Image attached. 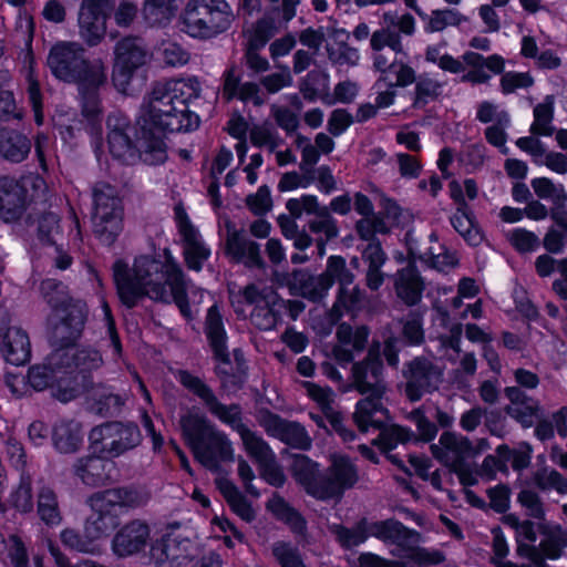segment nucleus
Listing matches in <instances>:
<instances>
[{"mask_svg": "<svg viewBox=\"0 0 567 567\" xmlns=\"http://www.w3.org/2000/svg\"><path fill=\"white\" fill-rule=\"evenodd\" d=\"M93 231L100 241L112 246L124 228V206L116 187L97 182L92 189Z\"/></svg>", "mask_w": 567, "mask_h": 567, "instance_id": "nucleus-7", "label": "nucleus"}, {"mask_svg": "<svg viewBox=\"0 0 567 567\" xmlns=\"http://www.w3.org/2000/svg\"><path fill=\"white\" fill-rule=\"evenodd\" d=\"M331 37L338 39L340 35H344V41H338V48L327 47L328 59L336 65H350L354 66L359 62V52L355 48L348 44L347 40L350 34L343 29H332Z\"/></svg>", "mask_w": 567, "mask_h": 567, "instance_id": "nucleus-40", "label": "nucleus"}, {"mask_svg": "<svg viewBox=\"0 0 567 567\" xmlns=\"http://www.w3.org/2000/svg\"><path fill=\"white\" fill-rule=\"evenodd\" d=\"M59 374H65L64 369L53 365L49 355L45 363L29 369L28 381L35 391H43L53 388Z\"/></svg>", "mask_w": 567, "mask_h": 567, "instance_id": "nucleus-41", "label": "nucleus"}, {"mask_svg": "<svg viewBox=\"0 0 567 567\" xmlns=\"http://www.w3.org/2000/svg\"><path fill=\"white\" fill-rule=\"evenodd\" d=\"M194 550L195 545L190 539L166 534L152 543L150 554L156 564L169 561L172 567H179L193 559Z\"/></svg>", "mask_w": 567, "mask_h": 567, "instance_id": "nucleus-21", "label": "nucleus"}, {"mask_svg": "<svg viewBox=\"0 0 567 567\" xmlns=\"http://www.w3.org/2000/svg\"><path fill=\"white\" fill-rule=\"evenodd\" d=\"M240 437L245 449L258 462V464H261L275 456V453L268 443L248 427L240 434Z\"/></svg>", "mask_w": 567, "mask_h": 567, "instance_id": "nucleus-51", "label": "nucleus"}, {"mask_svg": "<svg viewBox=\"0 0 567 567\" xmlns=\"http://www.w3.org/2000/svg\"><path fill=\"white\" fill-rule=\"evenodd\" d=\"M323 274L330 280L331 288L334 282L340 288L342 286H350L354 281V274L347 267L346 259L341 256H330L327 259Z\"/></svg>", "mask_w": 567, "mask_h": 567, "instance_id": "nucleus-49", "label": "nucleus"}, {"mask_svg": "<svg viewBox=\"0 0 567 567\" xmlns=\"http://www.w3.org/2000/svg\"><path fill=\"white\" fill-rule=\"evenodd\" d=\"M151 544V526L140 518L125 523L113 537L112 549L117 557L137 555Z\"/></svg>", "mask_w": 567, "mask_h": 567, "instance_id": "nucleus-18", "label": "nucleus"}, {"mask_svg": "<svg viewBox=\"0 0 567 567\" xmlns=\"http://www.w3.org/2000/svg\"><path fill=\"white\" fill-rule=\"evenodd\" d=\"M332 533L337 540L346 548H351L363 543L368 536H371V523L362 518L354 527L347 528L341 525H334Z\"/></svg>", "mask_w": 567, "mask_h": 567, "instance_id": "nucleus-44", "label": "nucleus"}, {"mask_svg": "<svg viewBox=\"0 0 567 567\" xmlns=\"http://www.w3.org/2000/svg\"><path fill=\"white\" fill-rule=\"evenodd\" d=\"M532 481L542 491L556 489L559 494L567 493V478L556 470L538 468L533 473Z\"/></svg>", "mask_w": 567, "mask_h": 567, "instance_id": "nucleus-50", "label": "nucleus"}, {"mask_svg": "<svg viewBox=\"0 0 567 567\" xmlns=\"http://www.w3.org/2000/svg\"><path fill=\"white\" fill-rule=\"evenodd\" d=\"M196 79H171L156 82L144 97L136 120L138 150L148 165L165 162L167 133L192 131L199 125V117L188 110V102L199 96Z\"/></svg>", "mask_w": 567, "mask_h": 567, "instance_id": "nucleus-1", "label": "nucleus"}, {"mask_svg": "<svg viewBox=\"0 0 567 567\" xmlns=\"http://www.w3.org/2000/svg\"><path fill=\"white\" fill-rule=\"evenodd\" d=\"M292 477L305 487L306 492L315 496L320 488L321 474L318 464L303 454L293 455L290 466Z\"/></svg>", "mask_w": 567, "mask_h": 567, "instance_id": "nucleus-34", "label": "nucleus"}, {"mask_svg": "<svg viewBox=\"0 0 567 567\" xmlns=\"http://www.w3.org/2000/svg\"><path fill=\"white\" fill-rule=\"evenodd\" d=\"M40 291L45 302L52 310L69 306V303H76L81 300L73 299L64 291V286L61 281L55 279H45L41 282Z\"/></svg>", "mask_w": 567, "mask_h": 567, "instance_id": "nucleus-47", "label": "nucleus"}, {"mask_svg": "<svg viewBox=\"0 0 567 567\" xmlns=\"http://www.w3.org/2000/svg\"><path fill=\"white\" fill-rule=\"evenodd\" d=\"M357 465L344 455H332L330 465L321 474V485L315 492L319 499L341 498L347 489L359 482Z\"/></svg>", "mask_w": 567, "mask_h": 567, "instance_id": "nucleus-14", "label": "nucleus"}, {"mask_svg": "<svg viewBox=\"0 0 567 567\" xmlns=\"http://www.w3.org/2000/svg\"><path fill=\"white\" fill-rule=\"evenodd\" d=\"M184 260L188 269L199 271L208 259L210 251L198 239L197 231L184 238Z\"/></svg>", "mask_w": 567, "mask_h": 567, "instance_id": "nucleus-42", "label": "nucleus"}, {"mask_svg": "<svg viewBox=\"0 0 567 567\" xmlns=\"http://www.w3.org/2000/svg\"><path fill=\"white\" fill-rule=\"evenodd\" d=\"M454 229L472 246H478L483 240V234L475 223V218L468 208L457 207L451 217Z\"/></svg>", "mask_w": 567, "mask_h": 567, "instance_id": "nucleus-39", "label": "nucleus"}, {"mask_svg": "<svg viewBox=\"0 0 567 567\" xmlns=\"http://www.w3.org/2000/svg\"><path fill=\"white\" fill-rule=\"evenodd\" d=\"M413 433L399 425H392L383 430L379 437L373 441L383 452H390L398 443H405L411 440Z\"/></svg>", "mask_w": 567, "mask_h": 567, "instance_id": "nucleus-54", "label": "nucleus"}, {"mask_svg": "<svg viewBox=\"0 0 567 567\" xmlns=\"http://www.w3.org/2000/svg\"><path fill=\"white\" fill-rule=\"evenodd\" d=\"M31 143L28 137L14 130H0V154L8 161L19 163L29 154Z\"/></svg>", "mask_w": 567, "mask_h": 567, "instance_id": "nucleus-36", "label": "nucleus"}, {"mask_svg": "<svg viewBox=\"0 0 567 567\" xmlns=\"http://www.w3.org/2000/svg\"><path fill=\"white\" fill-rule=\"evenodd\" d=\"M261 424L268 434L293 449L308 451L312 445V440L305 426L298 422L288 421L278 414L267 411Z\"/></svg>", "mask_w": 567, "mask_h": 567, "instance_id": "nucleus-19", "label": "nucleus"}, {"mask_svg": "<svg viewBox=\"0 0 567 567\" xmlns=\"http://www.w3.org/2000/svg\"><path fill=\"white\" fill-rule=\"evenodd\" d=\"M54 447L64 454L79 451L83 442L82 425L73 420L61 421L52 430Z\"/></svg>", "mask_w": 567, "mask_h": 567, "instance_id": "nucleus-33", "label": "nucleus"}, {"mask_svg": "<svg viewBox=\"0 0 567 567\" xmlns=\"http://www.w3.org/2000/svg\"><path fill=\"white\" fill-rule=\"evenodd\" d=\"M114 0H82L79 12L80 35L87 45H97L106 32V19Z\"/></svg>", "mask_w": 567, "mask_h": 567, "instance_id": "nucleus-17", "label": "nucleus"}, {"mask_svg": "<svg viewBox=\"0 0 567 567\" xmlns=\"http://www.w3.org/2000/svg\"><path fill=\"white\" fill-rule=\"evenodd\" d=\"M383 371L381 342L373 340L367 355L352 364L350 377V388L365 395L357 403L353 414V420L362 433L367 432L369 426L382 427L383 421L374 419L377 413L388 416V410L381 401L386 391Z\"/></svg>", "mask_w": 567, "mask_h": 567, "instance_id": "nucleus-3", "label": "nucleus"}, {"mask_svg": "<svg viewBox=\"0 0 567 567\" xmlns=\"http://www.w3.org/2000/svg\"><path fill=\"white\" fill-rule=\"evenodd\" d=\"M174 2L175 0H144L143 13L154 22L168 21L177 10Z\"/></svg>", "mask_w": 567, "mask_h": 567, "instance_id": "nucleus-53", "label": "nucleus"}, {"mask_svg": "<svg viewBox=\"0 0 567 567\" xmlns=\"http://www.w3.org/2000/svg\"><path fill=\"white\" fill-rule=\"evenodd\" d=\"M28 207L25 185L11 176H0V219L4 223L19 220Z\"/></svg>", "mask_w": 567, "mask_h": 567, "instance_id": "nucleus-20", "label": "nucleus"}, {"mask_svg": "<svg viewBox=\"0 0 567 567\" xmlns=\"http://www.w3.org/2000/svg\"><path fill=\"white\" fill-rule=\"evenodd\" d=\"M1 352L4 360L13 365L25 364L31 357L29 336L24 330L13 329L3 337Z\"/></svg>", "mask_w": 567, "mask_h": 567, "instance_id": "nucleus-32", "label": "nucleus"}, {"mask_svg": "<svg viewBox=\"0 0 567 567\" xmlns=\"http://www.w3.org/2000/svg\"><path fill=\"white\" fill-rule=\"evenodd\" d=\"M287 23L282 21L280 13L274 11L271 6V9L256 22L254 32L247 43L254 48H264L280 28Z\"/></svg>", "mask_w": 567, "mask_h": 567, "instance_id": "nucleus-37", "label": "nucleus"}, {"mask_svg": "<svg viewBox=\"0 0 567 567\" xmlns=\"http://www.w3.org/2000/svg\"><path fill=\"white\" fill-rule=\"evenodd\" d=\"M47 64L52 74L64 82L102 86L106 82L102 60L89 61L78 42H59L49 52Z\"/></svg>", "mask_w": 567, "mask_h": 567, "instance_id": "nucleus-5", "label": "nucleus"}, {"mask_svg": "<svg viewBox=\"0 0 567 567\" xmlns=\"http://www.w3.org/2000/svg\"><path fill=\"white\" fill-rule=\"evenodd\" d=\"M288 288L292 296H298L313 303H321L328 296L330 280L324 274L313 275L307 269H295L288 281Z\"/></svg>", "mask_w": 567, "mask_h": 567, "instance_id": "nucleus-24", "label": "nucleus"}, {"mask_svg": "<svg viewBox=\"0 0 567 567\" xmlns=\"http://www.w3.org/2000/svg\"><path fill=\"white\" fill-rule=\"evenodd\" d=\"M382 18L384 25L371 34V50L382 51L388 47L395 54L404 53L401 34L412 35L414 33L415 20L413 16L405 13L398 18L391 12H385Z\"/></svg>", "mask_w": 567, "mask_h": 567, "instance_id": "nucleus-16", "label": "nucleus"}, {"mask_svg": "<svg viewBox=\"0 0 567 567\" xmlns=\"http://www.w3.org/2000/svg\"><path fill=\"white\" fill-rule=\"evenodd\" d=\"M82 94V113L89 120H95L101 113V102L97 93L100 86L80 85Z\"/></svg>", "mask_w": 567, "mask_h": 567, "instance_id": "nucleus-63", "label": "nucleus"}, {"mask_svg": "<svg viewBox=\"0 0 567 567\" xmlns=\"http://www.w3.org/2000/svg\"><path fill=\"white\" fill-rule=\"evenodd\" d=\"M226 250L227 254H229L236 262L245 260V265L247 267L261 268L264 266L259 245L247 239L238 231L228 234L226 240Z\"/></svg>", "mask_w": 567, "mask_h": 567, "instance_id": "nucleus-30", "label": "nucleus"}, {"mask_svg": "<svg viewBox=\"0 0 567 567\" xmlns=\"http://www.w3.org/2000/svg\"><path fill=\"white\" fill-rule=\"evenodd\" d=\"M538 528L544 537L539 544L543 554L550 559L560 557L567 546V532L558 525L539 524Z\"/></svg>", "mask_w": 567, "mask_h": 567, "instance_id": "nucleus-38", "label": "nucleus"}, {"mask_svg": "<svg viewBox=\"0 0 567 567\" xmlns=\"http://www.w3.org/2000/svg\"><path fill=\"white\" fill-rule=\"evenodd\" d=\"M179 425L195 458L205 467L216 471L219 462L233 461L229 440L205 415L187 413L181 417Z\"/></svg>", "mask_w": 567, "mask_h": 567, "instance_id": "nucleus-4", "label": "nucleus"}, {"mask_svg": "<svg viewBox=\"0 0 567 567\" xmlns=\"http://www.w3.org/2000/svg\"><path fill=\"white\" fill-rule=\"evenodd\" d=\"M371 536L396 545L399 550L402 551L401 557L408 558L420 566L439 565L445 559L442 551H430L420 547L421 534L394 519L372 522Z\"/></svg>", "mask_w": 567, "mask_h": 567, "instance_id": "nucleus-8", "label": "nucleus"}, {"mask_svg": "<svg viewBox=\"0 0 567 567\" xmlns=\"http://www.w3.org/2000/svg\"><path fill=\"white\" fill-rule=\"evenodd\" d=\"M60 236V217L52 213H44L39 218L38 238L49 246L56 245V237Z\"/></svg>", "mask_w": 567, "mask_h": 567, "instance_id": "nucleus-55", "label": "nucleus"}, {"mask_svg": "<svg viewBox=\"0 0 567 567\" xmlns=\"http://www.w3.org/2000/svg\"><path fill=\"white\" fill-rule=\"evenodd\" d=\"M277 306L278 299H270L255 307L250 313L251 323L260 330L274 329L280 319V313L276 309Z\"/></svg>", "mask_w": 567, "mask_h": 567, "instance_id": "nucleus-48", "label": "nucleus"}, {"mask_svg": "<svg viewBox=\"0 0 567 567\" xmlns=\"http://www.w3.org/2000/svg\"><path fill=\"white\" fill-rule=\"evenodd\" d=\"M539 404L537 401H526L525 404L506 405L505 412L519 422L524 427H530L534 419L538 417Z\"/></svg>", "mask_w": 567, "mask_h": 567, "instance_id": "nucleus-58", "label": "nucleus"}, {"mask_svg": "<svg viewBox=\"0 0 567 567\" xmlns=\"http://www.w3.org/2000/svg\"><path fill=\"white\" fill-rule=\"evenodd\" d=\"M245 203L256 216L267 214L272 208L269 187L267 185L260 186L256 194H250L246 197Z\"/></svg>", "mask_w": 567, "mask_h": 567, "instance_id": "nucleus-62", "label": "nucleus"}, {"mask_svg": "<svg viewBox=\"0 0 567 567\" xmlns=\"http://www.w3.org/2000/svg\"><path fill=\"white\" fill-rule=\"evenodd\" d=\"M87 503L92 514L87 517L84 534L89 540H96L107 536L118 525V516L115 509L99 492L92 494Z\"/></svg>", "mask_w": 567, "mask_h": 567, "instance_id": "nucleus-22", "label": "nucleus"}, {"mask_svg": "<svg viewBox=\"0 0 567 567\" xmlns=\"http://www.w3.org/2000/svg\"><path fill=\"white\" fill-rule=\"evenodd\" d=\"M365 299V293L358 286L350 288V286H342L338 288L337 299L331 309V313L337 318L342 316V309L354 310L360 308Z\"/></svg>", "mask_w": 567, "mask_h": 567, "instance_id": "nucleus-46", "label": "nucleus"}, {"mask_svg": "<svg viewBox=\"0 0 567 567\" xmlns=\"http://www.w3.org/2000/svg\"><path fill=\"white\" fill-rule=\"evenodd\" d=\"M83 392L86 394L89 401L92 402V411L104 417H113L120 414L124 404V400L113 393L103 382L85 383Z\"/></svg>", "mask_w": 567, "mask_h": 567, "instance_id": "nucleus-26", "label": "nucleus"}, {"mask_svg": "<svg viewBox=\"0 0 567 567\" xmlns=\"http://www.w3.org/2000/svg\"><path fill=\"white\" fill-rule=\"evenodd\" d=\"M114 471V462L95 453L76 458L72 465L73 475L91 487L109 484L113 480Z\"/></svg>", "mask_w": 567, "mask_h": 567, "instance_id": "nucleus-23", "label": "nucleus"}, {"mask_svg": "<svg viewBox=\"0 0 567 567\" xmlns=\"http://www.w3.org/2000/svg\"><path fill=\"white\" fill-rule=\"evenodd\" d=\"M532 187L539 198H551L555 206L567 202V194L561 186H556L550 179L539 177L532 181Z\"/></svg>", "mask_w": 567, "mask_h": 567, "instance_id": "nucleus-57", "label": "nucleus"}, {"mask_svg": "<svg viewBox=\"0 0 567 567\" xmlns=\"http://www.w3.org/2000/svg\"><path fill=\"white\" fill-rule=\"evenodd\" d=\"M38 514L47 525H59L62 520L56 494L50 487H42L38 495Z\"/></svg>", "mask_w": 567, "mask_h": 567, "instance_id": "nucleus-43", "label": "nucleus"}, {"mask_svg": "<svg viewBox=\"0 0 567 567\" xmlns=\"http://www.w3.org/2000/svg\"><path fill=\"white\" fill-rule=\"evenodd\" d=\"M205 333L214 353V358L223 364H230V355L226 346L227 334L218 307L212 306L205 320Z\"/></svg>", "mask_w": 567, "mask_h": 567, "instance_id": "nucleus-27", "label": "nucleus"}, {"mask_svg": "<svg viewBox=\"0 0 567 567\" xmlns=\"http://www.w3.org/2000/svg\"><path fill=\"white\" fill-rule=\"evenodd\" d=\"M272 555L281 567H306L299 550L286 543H276Z\"/></svg>", "mask_w": 567, "mask_h": 567, "instance_id": "nucleus-61", "label": "nucleus"}, {"mask_svg": "<svg viewBox=\"0 0 567 567\" xmlns=\"http://www.w3.org/2000/svg\"><path fill=\"white\" fill-rule=\"evenodd\" d=\"M86 317L87 309L83 301L51 311L47 319V333L53 351L74 348L82 337Z\"/></svg>", "mask_w": 567, "mask_h": 567, "instance_id": "nucleus-9", "label": "nucleus"}, {"mask_svg": "<svg viewBox=\"0 0 567 567\" xmlns=\"http://www.w3.org/2000/svg\"><path fill=\"white\" fill-rule=\"evenodd\" d=\"M440 444L449 451L452 457V471L458 475L461 483H464L462 465L467 457L477 455L480 450H476L467 437L453 432H444L440 437Z\"/></svg>", "mask_w": 567, "mask_h": 567, "instance_id": "nucleus-29", "label": "nucleus"}, {"mask_svg": "<svg viewBox=\"0 0 567 567\" xmlns=\"http://www.w3.org/2000/svg\"><path fill=\"white\" fill-rule=\"evenodd\" d=\"M178 381L185 389L202 400L210 414L229 425L239 435L247 429L243 423V411L239 404H223L208 384L187 370L178 371Z\"/></svg>", "mask_w": 567, "mask_h": 567, "instance_id": "nucleus-13", "label": "nucleus"}, {"mask_svg": "<svg viewBox=\"0 0 567 567\" xmlns=\"http://www.w3.org/2000/svg\"><path fill=\"white\" fill-rule=\"evenodd\" d=\"M442 83L422 74L417 78L415 85L414 105L425 104L429 99L435 100L441 94Z\"/></svg>", "mask_w": 567, "mask_h": 567, "instance_id": "nucleus-59", "label": "nucleus"}, {"mask_svg": "<svg viewBox=\"0 0 567 567\" xmlns=\"http://www.w3.org/2000/svg\"><path fill=\"white\" fill-rule=\"evenodd\" d=\"M165 260L150 256L135 258L133 267L123 260L113 265V278L121 302L132 309L145 297L156 302L174 301L186 319H192L187 297V282L179 264L168 249Z\"/></svg>", "mask_w": 567, "mask_h": 567, "instance_id": "nucleus-2", "label": "nucleus"}, {"mask_svg": "<svg viewBox=\"0 0 567 567\" xmlns=\"http://www.w3.org/2000/svg\"><path fill=\"white\" fill-rule=\"evenodd\" d=\"M114 54L113 84L120 92L127 93L135 72L151 60L152 53L141 37L128 35L116 43Z\"/></svg>", "mask_w": 567, "mask_h": 567, "instance_id": "nucleus-12", "label": "nucleus"}, {"mask_svg": "<svg viewBox=\"0 0 567 567\" xmlns=\"http://www.w3.org/2000/svg\"><path fill=\"white\" fill-rule=\"evenodd\" d=\"M554 97L546 96L544 103H539L534 109L535 121L530 126V133L534 135L550 136L555 128L550 125L554 116Z\"/></svg>", "mask_w": 567, "mask_h": 567, "instance_id": "nucleus-45", "label": "nucleus"}, {"mask_svg": "<svg viewBox=\"0 0 567 567\" xmlns=\"http://www.w3.org/2000/svg\"><path fill=\"white\" fill-rule=\"evenodd\" d=\"M308 227L311 233H323L327 239H334L339 235V228L336 219L332 217L329 207L323 206L320 214L315 219L309 220Z\"/></svg>", "mask_w": 567, "mask_h": 567, "instance_id": "nucleus-56", "label": "nucleus"}, {"mask_svg": "<svg viewBox=\"0 0 567 567\" xmlns=\"http://www.w3.org/2000/svg\"><path fill=\"white\" fill-rule=\"evenodd\" d=\"M403 340L394 334H389L381 342V355L384 357L386 364L392 369H398L400 359L399 353L403 347Z\"/></svg>", "mask_w": 567, "mask_h": 567, "instance_id": "nucleus-64", "label": "nucleus"}, {"mask_svg": "<svg viewBox=\"0 0 567 567\" xmlns=\"http://www.w3.org/2000/svg\"><path fill=\"white\" fill-rule=\"evenodd\" d=\"M401 377L405 398L417 402L425 394L439 390L443 382V368L425 355H417L403 363Z\"/></svg>", "mask_w": 567, "mask_h": 567, "instance_id": "nucleus-10", "label": "nucleus"}, {"mask_svg": "<svg viewBox=\"0 0 567 567\" xmlns=\"http://www.w3.org/2000/svg\"><path fill=\"white\" fill-rule=\"evenodd\" d=\"M89 440L94 453L117 457L138 446L142 434L134 423L114 421L93 427Z\"/></svg>", "mask_w": 567, "mask_h": 567, "instance_id": "nucleus-11", "label": "nucleus"}, {"mask_svg": "<svg viewBox=\"0 0 567 567\" xmlns=\"http://www.w3.org/2000/svg\"><path fill=\"white\" fill-rule=\"evenodd\" d=\"M101 496L116 507L138 508L147 504L150 495L134 486H122L99 492Z\"/></svg>", "mask_w": 567, "mask_h": 567, "instance_id": "nucleus-35", "label": "nucleus"}, {"mask_svg": "<svg viewBox=\"0 0 567 567\" xmlns=\"http://www.w3.org/2000/svg\"><path fill=\"white\" fill-rule=\"evenodd\" d=\"M50 361L53 365L63 368L65 374L76 371V379H80L82 390L85 389L87 380L96 382L92 372L100 369L104 363L101 352L89 346L75 350L71 348L52 351Z\"/></svg>", "mask_w": 567, "mask_h": 567, "instance_id": "nucleus-15", "label": "nucleus"}, {"mask_svg": "<svg viewBox=\"0 0 567 567\" xmlns=\"http://www.w3.org/2000/svg\"><path fill=\"white\" fill-rule=\"evenodd\" d=\"M370 329L367 326H359L355 329L346 322L338 326L336 337L339 346L332 348V355L340 364L353 361V351L361 352L365 349Z\"/></svg>", "mask_w": 567, "mask_h": 567, "instance_id": "nucleus-25", "label": "nucleus"}, {"mask_svg": "<svg viewBox=\"0 0 567 567\" xmlns=\"http://www.w3.org/2000/svg\"><path fill=\"white\" fill-rule=\"evenodd\" d=\"M111 122L112 120L109 118L107 125L110 127V133L107 135V142L112 156L126 164L132 163L137 157V154L142 159V154L138 150V136L136 135V144L134 145L130 136L124 131L123 125L115 124L112 126Z\"/></svg>", "mask_w": 567, "mask_h": 567, "instance_id": "nucleus-31", "label": "nucleus"}, {"mask_svg": "<svg viewBox=\"0 0 567 567\" xmlns=\"http://www.w3.org/2000/svg\"><path fill=\"white\" fill-rule=\"evenodd\" d=\"M394 288L398 297L406 306H415L421 301L424 281L414 264L410 262L395 274Z\"/></svg>", "mask_w": 567, "mask_h": 567, "instance_id": "nucleus-28", "label": "nucleus"}, {"mask_svg": "<svg viewBox=\"0 0 567 567\" xmlns=\"http://www.w3.org/2000/svg\"><path fill=\"white\" fill-rule=\"evenodd\" d=\"M286 208L293 218H300L302 212L318 216L323 209L313 195H303L301 198H291L286 203Z\"/></svg>", "mask_w": 567, "mask_h": 567, "instance_id": "nucleus-60", "label": "nucleus"}, {"mask_svg": "<svg viewBox=\"0 0 567 567\" xmlns=\"http://www.w3.org/2000/svg\"><path fill=\"white\" fill-rule=\"evenodd\" d=\"M467 18L456 10H434L431 13L425 30L427 32H440L443 31L447 25H460Z\"/></svg>", "mask_w": 567, "mask_h": 567, "instance_id": "nucleus-52", "label": "nucleus"}, {"mask_svg": "<svg viewBox=\"0 0 567 567\" xmlns=\"http://www.w3.org/2000/svg\"><path fill=\"white\" fill-rule=\"evenodd\" d=\"M182 20L190 37L212 39L230 28L234 14L226 0H189Z\"/></svg>", "mask_w": 567, "mask_h": 567, "instance_id": "nucleus-6", "label": "nucleus"}]
</instances>
